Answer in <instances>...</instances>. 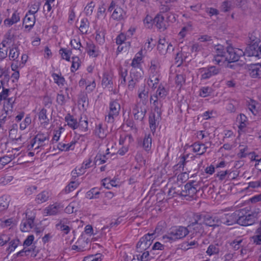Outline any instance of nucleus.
Instances as JSON below:
<instances>
[{
	"mask_svg": "<svg viewBox=\"0 0 261 261\" xmlns=\"http://www.w3.org/2000/svg\"><path fill=\"white\" fill-rule=\"evenodd\" d=\"M26 220H23L20 224V229L23 232L29 231L34 226V217L29 218L27 216Z\"/></svg>",
	"mask_w": 261,
	"mask_h": 261,
	"instance_id": "13",
	"label": "nucleus"
},
{
	"mask_svg": "<svg viewBox=\"0 0 261 261\" xmlns=\"http://www.w3.org/2000/svg\"><path fill=\"white\" fill-rule=\"evenodd\" d=\"M100 194V192L97 188H93L90 191H88L86 193V197L91 199L93 198H98V196Z\"/></svg>",
	"mask_w": 261,
	"mask_h": 261,
	"instance_id": "38",
	"label": "nucleus"
},
{
	"mask_svg": "<svg viewBox=\"0 0 261 261\" xmlns=\"http://www.w3.org/2000/svg\"><path fill=\"white\" fill-rule=\"evenodd\" d=\"M65 120L67 123V125L73 129H75L78 128L79 124L76 119L68 113L65 117Z\"/></svg>",
	"mask_w": 261,
	"mask_h": 261,
	"instance_id": "22",
	"label": "nucleus"
},
{
	"mask_svg": "<svg viewBox=\"0 0 261 261\" xmlns=\"http://www.w3.org/2000/svg\"><path fill=\"white\" fill-rule=\"evenodd\" d=\"M79 183L75 181H71L65 189V192L68 193L75 189L79 186Z\"/></svg>",
	"mask_w": 261,
	"mask_h": 261,
	"instance_id": "53",
	"label": "nucleus"
},
{
	"mask_svg": "<svg viewBox=\"0 0 261 261\" xmlns=\"http://www.w3.org/2000/svg\"><path fill=\"white\" fill-rule=\"evenodd\" d=\"M95 134L101 139H103L106 137V134L105 132L104 129L102 128V124H98L95 130Z\"/></svg>",
	"mask_w": 261,
	"mask_h": 261,
	"instance_id": "48",
	"label": "nucleus"
},
{
	"mask_svg": "<svg viewBox=\"0 0 261 261\" xmlns=\"http://www.w3.org/2000/svg\"><path fill=\"white\" fill-rule=\"evenodd\" d=\"M40 5V4L39 2L36 3L32 5L31 7L32 9L28 11V13H29L31 15H34L39 10Z\"/></svg>",
	"mask_w": 261,
	"mask_h": 261,
	"instance_id": "61",
	"label": "nucleus"
},
{
	"mask_svg": "<svg viewBox=\"0 0 261 261\" xmlns=\"http://www.w3.org/2000/svg\"><path fill=\"white\" fill-rule=\"evenodd\" d=\"M199 72L201 74V80H207L213 76L218 74L221 69L215 66H209L207 67H202L199 69Z\"/></svg>",
	"mask_w": 261,
	"mask_h": 261,
	"instance_id": "5",
	"label": "nucleus"
},
{
	"mask_svg": "<svg viewBox=\"0 0 261 261\" xmlns=\"http://www.w3.org/2000/svg\"><path fill=\"white\" fill-rule=\"evenodd\" d=\"M112 83L111 77L108 74L104 73L101 81L102 86L104 87H107L109 85H112Z\"/></svg>",
	"mask_w": 261,
	"mask_h": 261,
	"instance_id": "50",
	"label": "nucleus"
},
{
	"mask_svg": "<svg viewBox=\"0 0 261 261\" xmlns=\"http://www.w3.org/2000/svg\"><path fill=\"white\" fill-rule=\"evenodd\" d=\"M205 225L216 227L220 225V218L217 217L212 216L208 214H205L204 216L203 222Z\"/></svg>",
	"mask_w": 261,
	"mask_h": 261,
	"instance_id": "8",
	"label": "nucleus"
},
{
	"mask_svg": "<svg viewBox=\"0 0 261 261\" xmlns=\"http://www.w3.org/2000/svg\"><path fill=\"white\" fill-rule=\"evenodd\" d=\"M188 227L192 228L196 233H198L199 236L203 232V229L202 226V223H191Z\"/></svg>",
	"mask_w": 261,
	"mask_h": 261,
	"instance_id": "36",
	"label": "nucleus"
},
{
	"mask_svg": "<svg viewBox=\"0 0 261 261\" xmlns=\"http://www.w3.org/2000/svg\"><path fill=\"white\" fill-rule=\"evenodd\" d=\"M106 155H102L101 154H97L95 158V164H98V165H100L106 163Z\"/></svg>",
	"mask_w": 261,
	"mask_h": 261,
	"instance_id": "57",
	"label": "nucleus"
},
{
	"mask_svg": "<svg viewBox=\"0 0 261 261\" xmlns=\"http://www.w3.org/2000/svg\"><path fill=\"white\" fill-rule=\"evenodd\" d=\"M75 202H71L65 209V212L67 214H72L76 211L75 209Z\"/></svg>",
	"mask_w": 261,
	"mask_h": 261,
	"instance_id": "63",
	"label": "nucleus"
},
{
	"mask_svg": "<svg viewBox=\"0 0 261 261\" xmlns=\"http://www.w3.org/2000/svg\"><path fill=\"white\" fill-rule=\"evenodd\" d=\"M119 85L122 87H124L126 85V77L127 75V70L122 67H120L119 69Z\"/></svg>",
	"mask_w": 261,
	"mask_h": 261,
	"instance_id": "23",
	"label": "nucleus"
},
{
	"mask_svg": "<svg viewBox=\"0 0 261 261\" xmlns=\"http://www.w3.org/2000/svg\"><path fill=\"white\" fill-rule=\"evenodd\" d=\"M125 16V12L119 6L115 8L112 14V18L116 20H121L123 19Z\"/></svg>",
	"mask_w": 261,
	"mask_h": 261,
	"instance_id": "20",
	"label": "nucleus"
},
{
	"mask_svg": "<svg viewBox=\"0 0 261 261\" xmlns=\"http://www.w3.org/2000/svg\"><path fill=\"white\" fill-rule=\"evenodd\" d=\"M29 255L31 256H36V254H35V248H30L27 249L25 247H24L21 250L14 254V258Z\"/></svg>",
	"mask_w": 261,
	"mask_h": 261,
	"instance_id": "19",
	"label": "nucleus"
},
{
	"mask_svg": "<svg viewBox=\"0 0 261 261\" xmlns=\"http://www.w3.org/2000/svg\"><path fill=\"white\" fill-rule=\"evenodd\" d=\"M220 249L218 244L210 245L206 251V253L211 256L214 254H217L219 252Z\"/></svg>",
	"mask_w": 261,
	"mask_h": 261,
	"instance_id": "39",
	"label": "nucleus"
},
{
	"mask_svg": "<svg viewBox=\"0 0 261 261\" xmlns=\"http://www.w3.org/2000/svg\"><path fill=\"white\" fill-rule=\"evenodd\" d=\"M242 242L243 239L237 238L231 242L230 245L234 249V250H238L243 246L242 244Z\"/></svg>",
	"mask_w": 261,
	"mask_h": 261,
	"instance_id": "46",
	"label": "nucleus"
},
{
	"mask_svg": "<svg viewBox=\"0 0 261 261\" xmlns=\"http://www.w3.org/2000/svg\"><path fill=\"white\" fill-rule=\"evenodd\" d=\"M143 105H146L148 102V91L145 89L142 90L138 95Z\"/></svg>",
	"mask_w": 261,
	"mask_h": 261,
	"instance_id": "52",
	"label": "nucleus"
},
{
	"mask_svg": "<svg viewBox=\"0 0 261 261\" xmlns=\"http://www.w3.org/2000/svg\"><path fill=\"white\" fill-rule=\"evenodd\" d=\"M244 56V51L239 48L231 46L226 47V58L225 60L228 63L238 61L241 56Z\"/></svg>",
	"mask_w": 261,
	"mask_h": 261,
	"instance_id": "3",
	"label": "nucleus"
},
{
	"mask_svg": "<svg viewBox=\"0 0 261 261\" xmlns=\"http://www.w3.org/2000/svg\"><path fill=\"white\" fill-rule=\"evenodd\" d=\"M95 48V45L92 42H87L86 51L90 56L95 57L97 56V54H96Z\"/></svg>",
	"mask_w": 261,
	"mask_h": 261,
	"instance_id": "40",
	"label": "nucleus"
},
{
	"mask_svg": "<svg viewBox=\"0 0 261 261\" xmlns=\"http://www.w3.org/2000/svg\"><path fill=\"white\" fill-rule=\"evenodd\" d=\"M19 54V49L17 44L13 43L9 47V58L10 60L17 61Z\"/></svg>",
	"mask_w": 261,
	"mask_h": 261,
	"instance_id": "15",
	"label": "nucleus"
},
{
	"mask_svg": "<svg viewBox=\"0 0 261 261\" xmlns=\"http://www.w3.org/2000/svg\"><path fill=\"white\" fill-rule=\"evenodd\" d=\"M167 42L165 39H160L159 40V44L158 45V50L160 54L164 55L167 52Z\"/></svg>",
	"mask_w": 261,
	"mask_h": 261,
	"instance_id": "30",
	"label": "nucleus"
},
{
	"mask_svg": "<svg viewBox=\"0 0 261 261\" xmlns=\"http://www.w3.org/2000/svg\"><path fill=\"white\" fill-rule=\"evenodd\" d=\"M71 46L75 49H78L82 53L81 47H82L79 38L71 39L70 43Z\"/></svg>",
	"mask_w": 261,
	"mask_h": 261,
	"instance_id": "51",
	"label": "nucleus"
},
{
	"mask_svg": "<svg viewBox=\"0 0 261 261\" xmlns=\"http://www.w3.org/2000/svg\"><path fill=\"white\" fill-rule=\"evenodd\" d=\"M204 215H200L198 214H195L193 217V221L191 223H202L204 220Z\"/></svg>",
	"mask_w": 261,
	"mask_h": 261,
	"instance_id": "59",
	"label": "nucleus"
},
{
	"mask_svg": "<svg viewBox=\"0 0 261 261\" xmlns=\"http://www.w3.org/2000/svg\"><path fill=\"white\" fill-rule=\"evenodd\" d=\"M36 17L34 15H31L28 12L26 14L23 20V24H25V28L31 30L34 25Z\"/></svg>",
	"mask_w": 261,
	"mask_h": 261,
	"instance_id": "16",
	"label": "nucleus"
},
{
	"mask_svg": "<svg viewBox=\"0 0 261 261\" xmlns=\"http://www.w3.org/2000/svg\"><path fill=\"white\" fill-rule=\"evenodd\" d=\"M189 233V231L186 227L173 226L169 230L167 234L163 236V239L165 242L172 243L185 238Z\"/></svg>",
	"mask_w": 261,
	"mask_h": 261,
	"instance_id": "1",
	"label": "nucleus"
},
{
	"mask_svg": "<svg viewBox=\"0 0 261 261\" xmlns=\"http://www.w3.org/2000/svg\"><path fill=\"white\" fill-rule=\"evenodd\" d=\"M9 201L7 199L2 196L0 197V212L5 211L9 206Z\"/></svg>",
	"mask_w": 261,
	"mask_h": 261,
	"instance_id": "49",
	"label": "nucleus"
},
{
	"mask_svg": "<svg viewBox=\"0 0 261 261\" xmlns=\"http://www.w3.org/2000/svg\"><path fill=\"white\" fill-rule=\"evenodd\" d=\"M94 6V3L93 2H91L86 6L84 11L86 15L90 16L92 14Z\"/></svg>",
	"mask_w": 261,
	"mask_h": 261,
	"instance_id": "56",
	"label": "nucleus"
},
{
	"mask_svg": "<svg viewBox=\"0 0 261 261\" xmlns=\"http://www.w3.org/2000/svg\"><path fill=\"white\" fill-rule=\"evenodd\" d=\"M195 181H189L187 183L185 186L186 194L190 197H193L197 192V185L195 184Z\"/></svg>",
	"mask_w": 261,
	"mask_h": 261,
	"instance_id": "10",
	"label": "nucleus"
},
{
	"mask_svg": "<svg viewBox=\"0 0 261 261\" xmlns=\"http://www.w3.org/2000/svg\"><path fill=\"white\" fill-rule=\"evenodd\" d=\"M133 113L134 118L136 120H143L147 112L145 108L139 107V105H136L133 109Z\"/></svg>",
	"mask_w": 261,
	"mask_h": 261,
	"instance_id": "14",
	"label": "nucleus"
},
{
	"mask_svg": "<svg viewBox=\"0 0 261 261\" xmlns=\"http://www.w3.org/2000/svg\"><path fill=\"white\" fill-rule=\"evenodd\" d=\"M20 21V16L19 14L17 12V11H15L11 18H8L4 20V24L8 27H10L13 24L17 23V22Z\"/></svg>",
	"mask_w": 261,
	"mask_h": 261,
	"instance_id": "21",
	"label": "nucleus"
},
{
	"mask_svg": "<svg viewBox=\"0 0 261 261\" xmlns=\"http://www.w3.org/2000/svg\"><path fill=\"white\" fill-rule=\"evenodd\" d=\"M157 68L158 66L157 65L155 64V62L154 61H151L149 69L150 73L151 74L150 75L159 74V71Z\"/></svg>",
	"mask_w": 261,
	"mask_h": 261,
	"instance_id": "58",
	"label": "nucleus"
},
{
	"mask_svg": "<svg viewBox=\"0 0 261 261\" xmlns=\"http://www.w3.org/2000/svg\"><path fill=\"white\" fill-rule=\"evenodd\" d=\"M153 23L156 27L162 31L166 29V25L164 22V17L162 15L158 14L153 19Z\"/></svg>",
	"mask_w": 261,
	"mask_h": 261,
	"instance_id": "17",
	"label": "nucleus"
},
{
	"mask_svg": "<svg viewBox=\"0 0 261 261\" xmlns=\"http://www.w3.org/2000/svg\"><path fill=\"white\" fill-rule=\"evenodd\" d=\"M213 92V90L208 87H203L200 89L199 96L205 97L210 95Z\"/></svg>",
	"mask_w": 261,
	"mask_h": 261,
	"instance_id": "45",
	"label": "nucleus"
},
{
	"mask_svg": "<svg viewBox=\"0 0 261 261\" xmlns=\"http://www.w3.org/2000/svg\"><path fill=\"white\" fill-rule=\"evenodd\" d=\"M82 119L81 117L79 122H78V127L81 131L85 132L88 130V121L87 120H82Z\"/></svg>",
	"mask_w": 261,
	"mask_h": 261,
	"instance_id": "54",
	"label": "nucleus"
},
{
	"mask_svg": "<svg viewBox=\"0 0 261 261\" xmlns=\"http://www.w3.org/2000/svg\"><path fill=\"white\" fill-rule=\"evenodd\" d=\"M216 50L215 56L226 58V47L225 48L223 45L218 44L214 47Z\"/></svg>",
	"mask_w": 261,
	"mask_h": 261,
	"instance_id": "31",
	"label": "nucleus"
},
{
	"mask_svg": "<svg viewBox=\"0 0 261 261\" xmlns=\"http://www.w3.org/2000/svg\"><path fill=\"white\" fill-rule=\"evenodd\" d=\"M88 27V19L87 18L82 19L80 22L79 30L83 34H87Z\"/></svg>",
	"mask_w": 261,
	"mask_h": 261,
	"instance_id": "33",
	"label": "nucleus"
},
{
	"mask_svg": "<svg viewBox=\"0 0 261 261\" xmlns=\"http://www.w3.org/2000/svg\"><path fill=\"white\" fill-rule=\"evenodd\" d=\"M49 137L48 136H45L44 134L42 133H38L33 139V142L32 143V146L33 147L36 143V142H38V144L40 146L43 145V143L45 142L46 140H48Z\"/></svg>",
	"mask_w": 261,
	"mask_h": 261,
	"instance_id": "25",
	"label": "nucleus"
},
{
	"mask_svg": "<svg viewBox=\"0 0 261 261\" xmlns=\"http://www.w3.org/2000/svg\"><path fill=\"white\" fill-rule=\"evenodd\" d=\"M75 141H72L68 144H59L58 147V148L63 151H68L69 150H73L74 148V145L76 143Z\"/></svg>",
	"mask_w": 261,
	"mask_h": 261,
	"instance_id": "34",
	"label": "nucleus"
},
{
	"mask_svg": "<svg viewBox=\"0 0 261 261\" xmlns=\"http://www.w3.org/2000/svg\"><path fill=\"white\" fill-rule=\"evenodd\" d=\"M168 94V92L162 85H160L155 94L151 95L154 98L163 100Z\"/></svg>",
	"mask_w": 261,
	"mask_h": 261,
	"instance_id": "18",
	"label": "nucleus"
},
{
	"mask_svg": "<svg viewBox=\"0 0 261 261\" xmlns=\"http://www.w3.org/2000/svg\"><path fill=\"white\" fill-rule=\"evenodd\" d=\"M52 77L54 79L55 83H56L58 86L64 85L65 80L63 76H61V73L60 75L59 74L54 73L52 74Z\"/></svg>",
	"mask_w": 261,
	"mask_h": 261,
	"instance_id": "41",
	"label": "nucleus"
},
{
	"mask_svg": "<svg viewBox=\"0 0 261 261\" xmlns=\"http://www.w3.org/2000/svg\"><path fill=\"white\" fill-rule=\"evenodd\" d=\"M238 211H236L232 213H228L224 215L220 218V224L226 225H232L237 224Z\"/></svg>",
	"mask_w": 261,
	"mask_h": 261,
	"instance_id": "6",
	"label": "nucleus"
},
{
	"mask_svg": "<svg viewBox=\"0 0 261 261\" xmlns=\"http://www.w3.org/2000/svg\"><path fill=\"white\" fill-rule=\"evenodd\" d=\"M120 110V105L116 100L113 101L110 103V112L113 115H118Z\"/></svg>",
	"mask_w": 261,
	"mask_h": 261,
	"instance_id": "26",
	"label": "nucleus"
},
{
	"mask_svg": "<svg viewBox=\"0 0 261 261\" xmlns=\"http://www.w3.org/2000/svg\"><path fill=\"white\" fill-rule=\"evenodd\" d=\"M162 100L154 98L153 96H150V101L152 104L154 112L157 114V118H161L163 112V102Z\"/></svg>",
	"mask_w": 261,
	"mask_h": 261,
	"instance_id": "7",
	"label": "nucleus"
},
{
	"mask_svg": "<svg viewBox=\"0 0 261 261\" xmlns=\"http://www.w3.org/2000/svg\"><path fill=\"white\" fill-rule=\"evenodd\" d=\"M72 65L71 66V72H74L77 70L80 66V60L78 57H73L72 58Z\"/></svg>",
	"mask_w": 261,
	"mask_h": 261,
	"instance_id": "44",
	"label": "nucleus"
},
{
	"mask_svg": "<svg viewBox=\"0 0 261 261\" xmlns=\"http://www.w3.org/2000/svg\"><path fill=\"white\" fill-rule=\"evenodd\" d=\"M253 242L256 245H261V223L255 231V235L252 237Z\"/></svg>",
	"mask_w": 261,
	"mask_h": 261,
	"instance_id": "37",
	"label": "nucleus"
},
{
	"mask_svg": "<svg viewBox=\"0 0 261 261\" xmlns=\"http://www.w3.org/2000/svg\"><path fill=\"white\" fill-rule=\"evenodd\" d=\"M248 72L251 77L254 79H260L261 63L251 64L249 67Z\"/></svg>",
	"mask_w": 261,
	"mask_h": 261,
	"instance_id": "9",
	"label": "nucleus"
},
{
	"mask_svg": "<svg viewBox=\"0 0 261 261\" xmlns=\"http://www.w3.org/2000/svg\"><path fill=\"white\" fill-rule=\"evenodd\" d=\"M143 72L141 68H133L130 71L129 77L139 81L142 76Z\"/></svg>",
	"mask_w": 261,
	"mask_h": 261,
	"instance_id": "24",
	"label": "nucleus"
},
{
	"mask_svg": "<svg viewBox=\"0 0 261 261\" xmlns=\"http://www.w3.org/2000/svg\"><path fill=\"white\" fill-rule=\"evenodd\" d=\"M151 141H152V139H151V137H150V135H148V136L146 135L143 140V147L146 151L149 150L151 148Z\"/></svg>",
	"mask_w": 261,
	"mask_h": 261,
	"instance_id": "43",
	"label": "nucleus"
},
{
	"mask_svg": "<svg viewBox=\"0 0 261 261\" xmlns=\"http://www.w3.org/2000/svg\"><path fill=\"white\" fill-rule=\"evenodd\" d=\"M89 241L87 239H85L82 236H81L76 242V244L80 245V247L82 248V250L83 251L88 249L89 248Z\"/></svg>",
	"mask_w": 261,
	"mask_h": 261,
	"instance_id": "32",
	"label": "nucleus"
},
{
	"mask_svg": "<svg viewBox=\"0 0 261 261\" xmlns=\"http://www.w3.org/2000/svg\"><path fill=\"white\" fill-rule=\"evenodd\" d=\"M161 118H157V114L155 113L151 114L149 117V126L152 132H154L156 129V121L160 119Z\"/></svg>",
	"mask_w": 261,
	"mask_h": 261,
	"instance_id": "29",
	"label": "nucleus"
},
{
	"mask_svg": "<svg viewBox=\"0 0 261 261\" xmlns=\"http://www.w3.org/2000/svg\"><path fill=\"white\" fill-rule=\"evenodd\" d=\"M49 198L48 193L46 191H43L37 195L36 201L37 203H40L46 201Z\"/></svg>",
	"mask_w": 261,
	"mask_h": 261,
	"instance_id": "35",
	"label": "nucleus"
},
{
	"mask_svg": "<svg viewBox=\"0 0 261 261\" xmlns=\"http://www.w3.org/2000/svg\"><path fill=\"white\" fill-rule=\"evenodd\" d=\"M155 238L154 233H148L142 237L136 245L138 252H142L143 250L147 249L152 244Z\"/></svg>",
	"mask_w": 261,
	"mask_h": 261,
	"instance_id": "4",
	"label": "nucleus"
},
{
	"mask_svg": "<svg viewBox=\"0 0 261 261\" xmlns=\"http://www.w3.org/2000/svg\"><path fill=\"white\" fill-rule=\"evenodd\" d=\"M237 120L239 123V129L243 130V129L246 126L247 121V117L243 114H240L239 116L237 117Z\"/></svg>",
	"mask_w": 261,
	"mask_h": 261,
	"instance_id": "28",
	"label": "nucleus"
},
{
	"mask_svg": "<svg viewBox=\"0 0 261 261\" xmlns=\"http://www.w3.org/2000/svg\"><path fill=\"white\" fill-rule=\"evenodd\" d=\"M69 223L67 219H62L56 225V228L61 231L64 234H67L71 230V228L67 225Z\"/></svg>",
	"mask_w": 261,
	"mask_h": 261,
	"instance_id": "12",
	"label": "nucleus"
},
{
	"mask_svg": "<svg viewBox=\"0 0 261 261\" xmlns=\"http://www.w3.org/2000/svg\"><path fill=\"white\" fill-rule=\"evenodd\" d=\"M186 81L185 76L183 74H177L175 79V83L177 86L181 87Z\"/></svg>",
	"mask_w": 261,
	"mask_h": 261,
	"instance_id": "60",
	"label": "nucleus"
},
{
	"mask_svg": "<svg viewBox=\"0 0 261 261\" xmlns=\"http://www.w3.org/2000/svg\"><path fill=\"white\" fill-rule=\"evenodd\" d=\"M60 208L59 205L54 204L46 207L45 211L47 215H55L59 212Z\"/></svg>",
	"mask_w": 261,
	"mask_h": 261,
	"instance_id": "27",
	"label": "nucleus"
},
{
	"mask_svg": "<svg viewBox=\"0 0 261 261\" xmlns=\"http://www.w3.org/2000/svg\"><path fill=\"white\" fill-rule=\"evenodd\" d=\"M187 157H188V155L187 156H185V155L182 156L180 158V161L178 162V163L177 165H176L174 166V168L175 169H177L178 168H179V170H180V169H181L182 171H183L184 170V168H185L186 164L188 162V161H187L186 160Z\"/></svg>",
	"mask_w": 261,
	"mask_h": 261,
	"instance_id": "42",
	"label": "nucleus"
},
{
	"mask_svg": "<svg viewBox=\"0 0 261 261\" xmlns=\"http://www.w3.org/2000/svg\"><path fill=\"white\" fill-rule=\"evenodd\" d=\"M237 224L242 226H249L254 224L256 220L254 214H248L243 210H238Z\"/></svg>",
	"mask_w": 261,
	"mask_h": 261,
	"instance_id": "2",
	"label": "nucleus"
},
{
	"mask_svg": "<svg viewBox=\"0 0 261 261\" xmlns=\"http://www.w3.org/2000/svg\"><path fill=\"white\" fill-rule=\"evenodd\" d=\"M31 123V119L30 116H27L23 122L20 124V129L21 130H24L28 125Z\"/></svg>",
	"mask_w": 261,
	"mask_h": 261,
	"instance_id": "62",
	"label": "nucleus"
},
{
	"mask_svg": "<svg viewBox=\"0 0 261 261\" xmlns=\"http://www.w3.org/2000/svg\"><path fill=\"white\" fill-rule=\"evenodd\" d=\"M19 244L20 241L18 239H14L10 241L9 243V246L7 249V250L9 252V253H10L13 251L18 246Z\"/></svg>",
	"mask_w": 261,
	"mask_h": 261,
	"instance_id": "47",
	"label": "nucleus"
},
{
	"mask_svg": "<svg viewBox=\"0 0 261 261\" xmlns=\"http://www.w3.org/2000/svg\"><path fill=\"white\" fill-rule=\"evenodd\" d=\"M95 39L99 44L105 42V33L102 31H97L96 32Z\"/></svg>",
	"mask_w": 261,
	"mask_h": 261,
	"instance_id": "55",
	"label": "nucleus"
},
{
	"mask_svg": "<svg viewBox=\"0 0 261 261\" xmlns=\"http://www.w3.org/2000/svg\"><path fill=\"white\" fill-rule=\"evenodd\" d=\"M149 251H145L142 255L139 254L137 255V259L139 260H141V261H147L150 260L149 258Z\"/></svg>",
	"mask_w": 261,
	"mask_h": 261,
	"instance_id": "64",
	"label": "nucleus"
},
{
	"mask_svg": "<svg viewBox=\"0 0 261 261\" xmlns=\"http://www.w3.org/2000/svg\"><path fill=\"white\" fill-rule=\"evenodd\" d=\"M256 43L257 41L247 46L245 51H244V55H247L249 57L255 56L258 57L259 54L258 49V44H257Z\"/></svg>",
	"mask_w": 261,
	"mask_h": 261,
	"instance_id": "11",
	"label": "nucleus"
}]
</instances>
